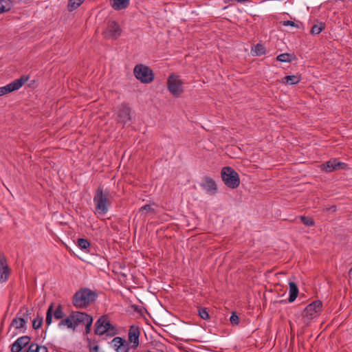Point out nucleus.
<instances>
[{
    "label": "nucleus",
    "instance_id": "30",
    "mask_svg": "<svg viewBox=\"0 0 352 352\" xmlns=\"http://www.w3.org/2000/svg\"><path fill=\"white\" fill-rule=\"evenodd\" d=\"M300 219L301 222L307 226H313L315 224V221L312 218L305 216H300Z\"/></svg>",
    "mask_w": 352,
    "mask_h": 352
},
{
    "label": "nucleus",
    "instance_id": "26",
    "mask_svg": "<svg viewBox=\"0 0 352 352\" xmlns=\"http://www.w3.org/2000/svg\"><path fill=\"white\" fill-rule=\"evenodd\" d=\"M85 0H69L67 4V10L72 12L77 9Z\"/></svg>",
    "mask_w": 352,
    "mask_h": 352
},
{
    "label": "nucleus",
    "instance_id": "3",
    "mask_svg": "<svg viewBox=\"0 0 352 352\" xmlns=\"http://www.w3.org/2000/svg\"><path fill=\"white\" fill-rule=\"evenodd\" d=\"M221 176L224 184L230 188H236L240 184L239 174L230 166H226L221 169Z\"/></svg>",
    "mask_w": 352,
    "mask_h": 352
},
{
    "label": "nucleus",
    "instance_id": "16",
    "mask_svg": "<svg viewBox=\"0 0 352 352\" xmlns=\"http://www.w3.org/2000/svg\"><path fill=\"white\" fill-rule=\"evenodd\" d=\"M346 166V164L342 162H338L337 159L331 160L321 165L322 169L328 173L340 169H344Z\"/></svg>",
    "mask_w": 352,
    "mask_h": 352
},
{
    "label": "nucleus",
    "instance_id": "12",
    "mask_svg": "<svg viewBox=\"0 0 352 352\" xmlns=\"http://www.w3.org/2000/svg\"><path fill=\"white\" fill-rule=\"evenodd\" d=\"M10 268L3 253H0V283L6 282L10 275Z\"/></svg>",
    "mask_w": 352,
    "mask_h": 352
},
{
    "label": "nucleus",
    "instance_id": "36",
    "mask_svg": "<svg viewBox=\"0 0 352 352\" xmlns=\"http://www.w3.org/2000/svg\"><path fill=\"white\" fill-rule=\"evenodd\" d=\"M36 352H48V349L45 346H38L37 344V346H35Z\"/></svg>",
    "mask_w": 352,
    "mask_h": 352
},
{
    "label": "nucleus",
    "instance_id": "33",
    "mask_svg": "<svg viewBox=\"0 0 352 352\" xmlns=\"http://www.w3.org/2000/svg\"><path fill=\"white\" fill-rule=\"evenodd\" d=\"M230 321L232 325H237L239 323V317L236 312H232L230 318Z\"/></svg>",
    "mask_w": 352,
    "mask_h": 352
},
{
    "label": "nucleus",
    "instance_id": "2",
    "mask_svg": "<svg viewBox=\"0 0 352 352\" xmlns=\"http://www.w3.org/2000/svg\"><path fill=\"white\" fill-rule=\"evenodd\" d=\"M322 311V303L320 300H314L304 309L302 317L303 323L308 327L311 321L319 316Z\"/></svg>",
    "mask_w": 352,
    "mask_h": 352
},
{
    "label": "nucleus",
    "instance_id": "17",
    "mask_svg": "<svg viewBox=\"0 0 352 352\" xmlns=\"http://www.w3.org/2000/svg\"><path fill=\"white\" fill-rule=\"evenodd\" d=\"M30 342V338L24 336L19 338L12 344L11 347L12 352H21L24 346L28 345Z\"/></svg>",
    "mask_w": 352,
    "mask_h": 352
},
{
    "label": "nucleus",
    "instance_id": "6",
    "mask_svg": "<svg viewBox=\"0 0 352 352\" xmlns=\"http://www.w3.org/2000/svg\"><path fill=\"white\" fill-rule=\"evenodd\" d=\"M95 333L97 335H102L107 333L109 336L116 334V328L107 319L102 318L98 319L96 322Z\"/></svg>",
    "mask_w": 352,
    "mask_h": 352
},
{
    "label": "nucleus",
    "instance_id": "21",
    "mask_svg": "<svg viewBox=\"0 0 352 352\" xmlns=\"http://www.w3.org/2000/svg\"><path fill=\"white\" fill-rule=\"evenodd\" d=\"M289 302H294L298 294V288L297 285L294 282H289Z\"/></svg>",
    "mask_w": 352,
    "mask_h": 352
},
{
    "label": "nucleus",
    "instance_id": "35",
    "mask_svg": "<svg viewBox=\"0 0 352 352\" xmlns=\"http://www.w3.org/2000/svg\"><path fill=\"white\" fill-rule=\"evenodd\" d=\"M140 211H146L147 212H153L154 209L151 207V205L146 204L143 206L140 209Z\"/></svg>",
    "mask_w": 352,
    "mask_h": 352
},
{
    "label": "nucleus",
    "instance_id": "24",
    "mask_svg": "<svg viewBox=\"0 0 352 352\" xmlns=\"http://www.w3.org/2000/svg\"><path fill=\"white\" fill-rule=\"evenodd\" d=\"M301 80V77L297 75L286 76L283 79V82L291 85L298 84Z\"/></svg>",
    "mask_w": 352,
    "mask_h": 352
},
{
    "label": "nucleus",
    "instance_id": "38",
    "mask_svg": "<svg viewBox=\"0 0 352 352\" xmlns=\"http://www.w3.org/2000/svg\"><path fill=\"white\" fill-rule=\"evenodd\" d=\"M283 24L285 26H289H289H293L294 27V26L296 25L294 21H285L283 22Z\"/></svg>",
    "mask_w": 352,
    "mask_h": 352
},
{
    "label": "nucleus",
    "instance_id": "18",
    "mask_svg": "<svg viewBox=\"0 0 352 352\" xmlns=\"http://www.w3.org/2000/svg\"><path fill=\"white\" fill-rule=\"evenodd\" d=\"M201 186L210 195H214L217 191V186L214 179L205 177Z\"/></svg>",
    "mask_w": 352,
    "mask_h": 352
},
{
    "label": "nucleus",
    "instance_id": "27",
    "mask_svg": "<svg viewBox=\"0 0 352 352\" xmlns=\"http://www.w3.org/2000/svg\"><path fill=\"white\" fill-rule=\"evenodd\" d=\"M276 60L283 63H289L292 60V55L289 53L280 54L276 57Z\"/></svg>",
    "mask_w": 352,
    "mask_h": 352
},
{
    "label": "nucleus",
    "instance_id": "4",
    "mask_svg": "<svg viewBox=\"0 0 352 352\" xmlns=\"http://www.w3.org/2000/svg\"><path fill=\"white\" fill-rule=\"evenodd\" d=\"M133 74L138 80L144 84L151 83L155 78L153 71L144 64L136 65L133 69Z\"/></svg>",
    "mask_w": 352,
    "mask_h": 352
},
{
    "label": "nucleus",
    "instance_id": "14",
    "mask_svg": "<svg viewBox=\"0 0 352 352\" xmlns=\"http://www.w3.org/2000/svg\"><path fill=\"white\" fill-rule=\"evenodd\" d=\"M118 120L123 124L131 120V108L127 104L122 103L118 107Z\"/></svg>",
    "mask_w": 352,
    "mask_h": 352
},
{
    "label": "nucleus",
    "instance_id": "11",
    "mask_svg": "<svg viewBox=\"0 0 352 352\" xmlns=\"http://www.w3.org/2000/svg\"><path fill=\"white\" fill-rule=\"evenodd\" d=\"M140 336V328L137 325H131L128 333V343L131 344L132 349H137L140 344L139 338Z\"/></svg>",
    "mask_w": 352,
    "mask_h": 352
},
{
    "label": "nucleus",
    "instance_id": "40",
    "mask_svg": "<svg viewBox=\"0 0 352 352\" xmlns=\"http://www.w3.org/2000/svg\"><path fill=\"white\" fill-rule=\"evenodd\" d=\"M326 211H332L333 212H336L337 210L336 206H331L330 207H327L324 209Z\"/></svg>",
    "mask_w": 352,
    "mask_h": 352
},
{
    "label": "nucleus",
    "instance_id": "23",
    "mask_svg": "<svg viewBox=\"0 0 352 352\" xmlns=\"http://www.w3.org/2000/svg\"><path fill=\"white\" fill-rule=\"evenodd\" d=\"M13 6L12 0H0V12L3 13L10 11Z\"/></svg>",
    "mask_w": 352,
    "mask_h": 352
},
{
    "label": "nucleus",
    "instance_id": "29",
    "mask_svg": "<svg viewBox=\"0 0 352 352\" xmlns=\"http://www.w3.org/2000/svg\"><path fill=\"white\" fill-rule=\"evenodd\" d=\"M198 314L203 320H208L210 318L208 309L206 307H198Z\"/></svg>",
    "mask_w": 352,
    "mask_h": 352
},
{
    "label": "nucleus",
    "instance_id": "19",
    "mask_svg": "<svg viewBox=\"0 0 352 352\" xmlns=\"http://www.w3.org/2000/svg\"><path fill=\"white\" fill-rule=\"evenodd\" d=\"M30 314V311L28 308H25V312L23 314V317H19L18 316L13 318L12 321V325L16 329H21L25 327V324L28 322L29 315Z\"/></svg>",
    "mask_w": 352,
    "mask_h": 352
},
{
    "label": "nucleus",
    "instance_id": "34",
    "mask_svg": "<svg viewBox=\"0 0 352 352\" xmlns=\"http://www.w3.org/2000/svg\"><path fill=\"white\" fill-rule=\"evenodd\" d=\"M98 296V293L89 289V304L94 302Z\"/></svg>",
    "mask_w": 352,
    "mask_h": 352
},
{
    "label": "nucleus",
    "instance_id": "41",
    "mask_svg": "<svg viewBox=\"0 0 352 352\" xmlns=\"http://www.w3.org/2000/svg\"><path fill=\"white\" fill-rule=\"evenodd\" d=\"M349 278H352V267L349 270Z\"/></svg>",
    "mask_w": 352,
    "mask_h": 352
},
{
    "label": "nucleus",
    "instance_id": "22",
    "mask_svg": "<svg viewBox=\"0 0 352 352\" xmlns=\"http://www.w3.org/2000/svg\"><path fill=\"white\" fill-rule=\"evenodd\" d=\"M58 326L59 328H63V327H66L67 328L71 329H72L74 331L76 329V327H75L74 324L73 322V320L72 318L71 314H69V316L67 318H66L65 319L63 318L59 322Z\"/></svg>",
    "mask_w": 352,
    "mask_h": 352
},
{
    "label": "nucleus",
    "instance_id": "32",
    "mask_svg": "<svg viewBox=\"0 0 352 352\" xmlns=\"http://www.w3.org/2000/svg\"><path fill=\"white\" fill-rule=\"evenodd\" d=\"M77 244L78 247L82 250L88 249V240L85 239H78L77 241Z\"/></svg>",
    "mask_w": 352,
    "mask_h": 352
},
{
    "label": "nucleus",
    "instance_id": "9",
    "mask_svg": "<svg viewBox=\"0 0 352 352\" xmlns=\"http://www.w3.org/2000/svg\"><path fill=\"white\" fill-rule=\"evenodd\" d=\"M122 30L119 23L115 21H110L103 32L104 36L107 38L117 39L122 34Z\"/></svg>",
    "mask_w": 352,
    "mask_h": 352
},
{
    "label": "nucleus",
    "instance_id": "13",
    "mask_svg": "<svg viewBox=\"0 0 352 352\" xmlns=\"http://www.w3.org/2000/svg\"><path fill=\"white\" fill-rule=\"evenodd\" d=\"M70 314L75 327L76 328L80 324H85V333H88V314L80 311H72Z\"/></svg>",
    "mask_w": 352,
    "mask_h": 352
},
{
    "label": "nucleus",
    "instance_id": "1",
    "mask_svg": "<svg viewBox=\"0 0 352 352\" xmlns=\"http://www.w3.org/2000/svg\"><path fill=\"white\" fill-rule=\"evenodd\" d=\"M109 196V192L107 190H104L102 186H98L93 199L96 214L102 216L107 213L111 204Z\"/></svg>",
    "mask_w": 352,
    "mask_h": 352
},
{
    "label": "nucleus",
    "instance_id": "8",
    "mask_svg": "<svg viewBox=\"0 0 352 352\" xmlns=\"http://www.w3.org/2000/svg\"><path fill=\"white\" fill-rule=\"evenodd\" d=\"M73 305L76 308H84L88 305V288L85 287L77 291L72 300Z\"/></svg>",
    "mask_w": 352,
    "mask_h": 352
},
{
    "label": "nucleus",
    "instance_id": "7",
    "mask_svg": "<svg viewBox=\"0 0 352 352\" xmlns=\"http://www.w3.org/2000/svg\"><path fill=\"white\" fill-rule=\"evenodd\" d=\"M28 76H22L3 87H0V96L19 89L28 80Z\"/></svg>",
    "mask_w": 352,
    "mask_h": 352
},
{
    "label": "nucleus",
    "instance_id": "42",
    "mask_svg": "<svg viewBox=\"0 0 352 352\" xmlns=\"http://www.w3.org/2000/svg\"><path fill=\"white\" fill-rule=\"evenodd\" d=\"M93 322V318L91 316L89 315V327H91Z\"/></svg>",
    "mask_w": 352,
    "mask_h": 352
},
{
    "label": "nucleus",
    "instance_id": "5",
    "mask_svg": "<svg viewBox=\"0 0 352 352\" xmlns=\"http://www.w3.org/2000/svg\"><path fill=\"white\" fill-rule=\"evenodd\" d=\"M183 82L179 76L170 74L167 80V87L168 91L175 97L179 96L184 91Z\"/></svg>",
    "mask_w": 352,
    "mask_h": 352
},
{
    "label": "nucleus",
    "instance_id": "25",
    "mask_svg": "<svg viewBox=\"0 0 352 352\" xmlns=\"http://www.w3.org/2000/svg\"><path fill=\"white\" fill-rule=\"evenodd\" d=\"M325 28V23L322 22L314 24L311 29V34L313 35H318L322 32Z\"/></svg>",
    "mask_w": 352,
    "mask_h": 352
},
{
    "label": "nucleus",
    "instance_id": "20",
    "mask_svg": "<svg viewBox=\"0 0 352 352\" xmlns=\"http://www.w3.org/2000/svg\"><path fill=\"white\" fill-rule=\"evenodd\" d=\"M112 8L116 10L126 8L129 5V0H110Z\"/></svg>",
    "mask_w": 352,
    "mask_h": 352
},
{
    "label": "nucleus",
    "instance_id": "37",
    "mask_svg": "<svg viewBox=\"0 0 352 352\" xmlns=\"http://www.w3.org/2000/svg\"><path fill=\"white\" fill-rule=\"evenodd\" d=\"M35 346H37V344L32 343L28 347V349L26 352H36Z\"/></svg>",
    "mask_w": 352,
    "mask_h": 352
},
{
    "label": "nucleus",
    "instance_id": "15",
    "mask_svg": "<svg viewBox=\"0 0 352 352\" xmlns=\"http://www.w3.org/2000/svg\"><path fill=\"white\" fill-rule=\"evenodd\" d=\"M111 345L116 352H129V343L121 337L114 338L111 342Z\"/></svg>",
    "mask_w": 352,
    "mask_h": 352
},
{
    "label": "nucleus",
    "instance_id": "28",
    "mask_svg": "<svg viewBox=\"0 0 352 352\" xmlns=\"http://www.w3.org/2000/svg\"><path fill=\"white\" fill-rule=\"evenodd\" d=\"M252 52L254 55L261 56L265 54V49L263 45L258 43L252 49Z\"/></svg>",
    "mask_w": 352,
    "mask_h": 352
},
{
    "label": "nucleus",
    "instance_id": "39",
    "mask_svg": "<svg viewBox=\"0 0 352 352\" xmlns=\"http://www.w3.org/2000/svg\"><path fill=\"white\" fill-rule=\"evenodd\" d=\"M89 352H103L102 351H100L98 348V346H94L93 347H91L89 346Z\"/></svg>",
    "mask_w": 352,
    "mask_h": 352
},
{
    "label": "nucleus",
    "instance_id": "31",
    "mask_svg": "<svg viewBox=\"0 0 352 352\" xmlns=\"http://www.w3.org/2000/svg\"><path fill=\"white\" fill-rule=\"evenodd\" d=\"M43 322V318L42 316H38L36 318L34 319L32 322V327L34 329H39Z\"/></svg>",
    "mask_w": 352,
    "mask_h": 352
},
{
    "label": "nucleus",
    "instance_id": "10",
    "mask_svg": "<svg viewBox=\"0 0 352 352\" xmlns=\"http://www.w3.org/2000/svg\"><path fill=\"white\" fill-rule=\"evenodd\" d=\"M56 320H62L65 316V313L63 310V307L58 305L55 310H54V303L52 302L46 313L45 323L47 326L50 325L52 322V317Z\"/></svg>",
    "mask_w": 352,
    "mask_h": 352
}]
</instances>
